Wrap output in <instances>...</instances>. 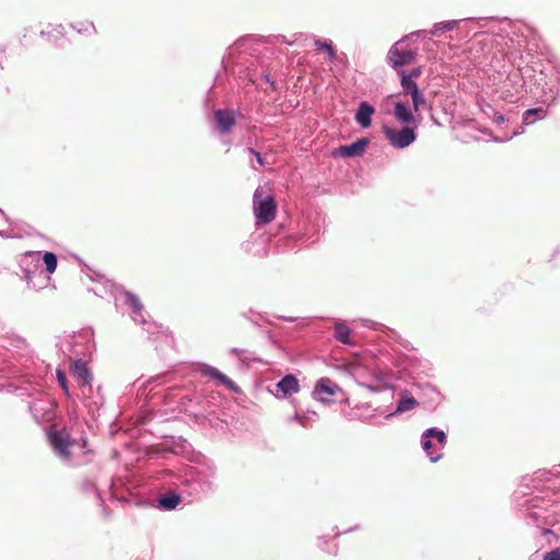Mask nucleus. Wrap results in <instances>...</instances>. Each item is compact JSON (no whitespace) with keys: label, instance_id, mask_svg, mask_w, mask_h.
I'll list each match as a JSON object with an SVG mask.
<instances>
[{"label":"nucleus","instance_id":"15","mask_svg":"<svg viewBox=\"0 0 560 560\" xmlns=\"http://www.w3.org/2000/svg\"><path fill=\"white\" fill-rule=\"evenodd\" d=\"M335 338L346 345L354 343V341L351 339V330L341 323H337L335 325Z\"/></svg>","mask_w":560,"mask_h":560},{"label":"nucleus","instance_id":"26","mask_svg":"<svg viewBox=\"0 0 560 560\" xmlns=\"http://www.w3.org/2000/svg\"><path fill=\"white\" fill-rule=\"evenodd\" d=\"M249 153L255 155L256 159H257V162L260 164V165H264L265 162H264V158L260 155L259 152H256L254 149H248Z\"/></svg>","mask_w":560,"mask_h":560},{"label":"nucleus","instance_id":"1","mask_svg":"<svg viewBox=\"0 0 560 560\" xmlns=\"http://www.w3.org/2000/svg\"><path fill=\"white\" fill-rule=\"evenodd\" d=\"M253 211L257 223H270L277 214L275 197L272 195H265L262 188H257L253 198Z\"/></svg>","mask_w":560,"mask_h":560},{"label":"nucleus","instance_id":"8","mask_svg":"<svg viewBox=\"0 0 560 560\" xmlns=\"http://www.w3.org/2000/svg\"><path fill=\"white\" fill-rule=\"evenodd\" d=\"M71 373L78 380V382L82 385H89L92 380V375L90 370L88 369L85 362L82 360H75L71 364Z\"/></svg>","mask_w":560,"mask_h":560},{"label":"nucleus","instance_id":"5","mask_svg":"<svg viewBox=\"0 0 560 560\" xmlns=\"http://www.w3.org/2000/svg\"><path fill=\"white\" fill-rule=\"evenodd\" d=\"M398 75L400 78V86L402 89V94L405 96H411L413 112H418L420 107L425 104L423 93L420 91L415 80H409V78L406 77L405 70H399Z\"/></svg>","mask_w":560,"mask_h":560},{"label":"nucleus","instance_id":"22","mask_svg":"<svg viewBox=\"0 0 560 560\" xmlns=\"http://www.w3.org/2000/svg\"><path fill=\"white\" fill-rule=\"evenodd\" d=\"M56 375H57L58 384L63 389V392L67 395H69V388H68L67 377H66L65 372H62L61 370H57Z\"/></svg>","mask_w":560,"mask_h":560},{"label":"nucleus","instance_id":"16","mask_svg":"<svg viewBox=\"0 0 560 560\" xmlns=\"http://www.w3.org/2000/svg\"><path fill=\"white\" fill-rule=\"evenodd\" d=\"M180 502V497L178 494H167L163 495L159 499V505L164 510H173Z\"/></svg>","mask_w":560,"mask_h":560},{"label":"nucleus","instance_id":"11","mask_svg":"<svg viewBox=\"0 0 560 560\" xmlns=\"http://www.w3.org/2000/svg\"><path fill=\"white\" fill-rule=\"evenodd\" d=\"M201 372L205 375H208L212 378L218 380L226 388L237 392L238 388L235 385V383L231 378H229L225 374L221 373L218 369H215L213 366L206 365L202 368Z\"/></svg>","mask_w":560,"mask_h":560},{"label":"nucleus","instance_id":"3","mask_svg":"<svg viewBox=\"0 0 560 560\" xmlns=\"http://www.w3.org/2000/svg\"><path fill=\"white\" fill-rule=\"evenodd\" d=\"M48 438L54 451L61 458L69 459L71 456L70 447L73 444L70 435L65 430H57L56 427L52 425L49 430Z\"/></svg>","mask_w":560,"mask_h":560},{"label":"nucleus","instance_id":"17","mask_svg":"<svg viewBox=\"0 0 560 560\" xmlns=\"http://www.w3.org/2000/svg\"><path fill=\"white\" fill-rule=\"evenodd\" d=\"M457 26L456 21H446L439 24H435L434 27L431 30V34L433 36H439L444 32L452 31Z\"/></svg>","mask_w":560,"mask_h":560},{"label":"nucleus","instance_id":"24","mask_svg":"<svg viewBox=\"0 0 560 560\" xmlns=\"http://www.w3.org/2000/svg\"><path fill=\"white\" fill-rule=\"evenodd\" d=\"M542 560H560V548L547 552Z\"/></svg>","mask_w":560,"mask_h":560},{"label":"nucleus","instance_id":"19","mask_svg":"<svg viewBox=\"0 0 560 560\" xmlns=\"http://www.w3.org/2000/svg\"><path fill=\"white\" fill-rule=\"evenodd\" d=\"M314 44H315L317 50H323V51L327 52L329 60L332 61L335 59L336 50L330 43L316 39Z\"/></svg>","mask_w":560,"mask_h":560},{"label":"nucleus","instance_id":"14","mask_svg":"<svg viewBox=\"0 0 560 560\" xmlns=\"http://www.w3.org/2000/svg\"><path fill=\"white\" fill-rule=\"evenodd\" d=\"M374 114V107L369 105L366 102L360 104L357 114L355 120L357 122L363 127L368 128L371 126V116Z\"/></svg>","mask_w":560,"mask_h":560},{"label":"nucleus","instance_id":"10","mask_svg":"<svg viewBox=\"0 0 560 560\" xmlns=\"http://www.w3.org/2000/svg\"><path fill=\"white\" fill-rule=\"evenodd\" d=\"M418 405L417 399L407 389H404L399 393L397 408L393 415L410 411L418 407Z\"/></svg>","mask_w":560,"mask_h":560},{"label":"nucleus","instance_id":"12","mask_svg":"<svg viewBox=\"0 0 560 560\" xmlns=\"http://www.w3.org/2000/svg\"><path fill=\"white\" fill-rule=\"evenodd\" d=\"M277 387L282 392L283 396L288 397L292 394H295L300 390V384L298 378L294 375H285L280 382H278Z\"/></svg>","mask_w":560,"mask_h":560},{"label":"nucleus","instance_id":"28","mask_svg":"<svg viewBox=\"0 0 560 560\" xmlns=\"http://www.w3.org/2000/svg\"><path fill=\"white\" fill-rule=\"evenodd\" d=\"M422 446H423V450H424V451L429 452V451H430V448L433 446V444H432V442H431V441L427 440V441H424V442H423V445H422Z\"/></svg>","mask_w":560,"mask_h":560},{"label":"nucleus","instance_id":"13","mask_svg":"<svg viewBox=\"0 0 560 560\" xmlns=\"http://www.w3.org/2000/svg\"><path fill=\"white\" fill-rule=\"evenodd\" d=\"M394 117L401 124L409 125L415 122V115L402 102H397L394 107Z\"/></svg>","mask_w":560,"mask_h":560},{"label":"nucleus","instance_id":"4","mask_svg":"<svg viewBox=\"0 0 560 560\" xmlns=\"http://www.w3.org/2000/svg\"><path fill=\"white\" fill-rule=\"evenodd\" d=\"M416 58L417 52L415 50L404 48L400 43H395L387 52L388 62L395 69L411 65Z\"/></svg>","mask_w":560,"mask_h":560},{"label":"nucleus","instance_id":"6","mask_svg":"<svg viewBox=\"0 0 560 560\" xmlns=\"http://www.w3.org/2000/svg\"><path fill=\"white\" fill-rule=\"evenodd\" d=\"M368 144H369V140L366 138H361L349 145H340V147L334 149L331 154L334 158L360 156L364 153Z\"/></svg>","mask_w":560,"mask_h":560},{"label":"nucleus","instance_id":"7","mask_svg":"<svg viewBox=\"0 0 560 560\" xmlns=\"http://www.w3.org/2000/svg\"><path fill=\"white\" fill-rule=\"evenodd\" d=\"M338 389L339 386L329 378H320L315 385L313 395L316 399L326 402L329 401V397L334 396Z\"/></svg>","mask_w":560,"mask_h":560},{"label":"nucleus","instance_id":"9","mask_svg":"<svg viewBox=\"0 0 560 560\" xmlns=\"http://www.w3.org/2000/svg\"><path fill=\"white\" fill-rule=\"evenodd\" d=\"M215 122L221 132H229L235 125L234 114L231 110L219 109L214 113Z\"/></svg>","mask_w":560,"mask_h":560},{"label":"nucleus","instance_id":"2","mask_svg":"<svg viewBox=\"0 0 560 560\" xmlns=\"http://www.w3.org/2000/svg\"><path fill=\"white\" fill-rule=\"evenodd\" d=\"M383 132L388 142L398 149H404L410 145L416 140L415 128L409 126L404 127L400 130H396L388 126H383Z\"/></svg>","mask_w":560,"mask_h":560},{"label":"nucleus","instance_id":"18","mask_svg":"<svg viewBox=\"0 0 560 560\" xmlns=\"http://www.w3.org/2000/svg\"><path fill=\"white\" fill-rule=\"evenodd\" d=\"M48 273H54L57 268V256L54 253L46 252L43 256Z\"/></svg>","mask_w":560,"mask_h":560},{"label":"nucleus","instance_id":"20","mask_svg":"<svg viewBox=\"0 0 560 560\" xmlns=\"http://www.w3.org/2000/svg\"><path fill=\"white\" fill-rule=\"evenodd\" d=\"M424 438H436L440 444L444 445L446 443V435L443 431H439L435 428L428 429L423 434Z\"/></svg>","mask_w":560,"mask_h":560},{"label":"nucleus","instance_id":"21","mask_svg":"<svg viewBox=\"0 0 560 560\" xmlns=\"http://www.w3.org/2000/svg\"><path fill=\"white\" fill-rule=\"evenodd\" d=\"M546 115V110L541 107H537V108H530V109H527L524 115H523V119L525 122L528 124V118L529 116H537L538 118H544Z\"/></svg>","mask_w":560,"mask_h":560},{"label":"nucleus","instance_id":"29","mask_svg":"<svg viewBox=\"0 0 560 560\" xmlns=\"http://www.w3.org/2000/svg\"><path fill=\"white\" fill-rule=\"evenodd\" d=\"M131 301H132L133 306L138 307V301L136 300V298L131 296Z\"/></svg>","mask_w":560,"mask_h":560},{"label":"nucleus","instance_id":"23","mask_svg":"<svg viewBox=\"0 0 560 560\" xmlns=\"http://www.w3.org/2000/svg\"><path fill=\"white\" fill-rule=\"evenodd\" d=\"M75 28H78L79 32H95V27L93 25V23L89 22V21H81V22H78L77 25H75Z\"/></svg>","mask_w":560,"mask_h":560},{"label":"nucleus","instance_id":"27","mask_svg":"<svg viewBox=\"0 0 560 560\" xmlns=\"http://www.w3.org/2000/svg\"><path fill=\"white\" fill-rule=\"evenodd\" d=\"M429 456H430L431 462L435 463V462H438L441 458L442 454L438 453V454L434 455L432 453H429Z\"/></svg>","mask_w":560,"mask_h":560},{"label":"nucleus","instance_id":"25","mask_svg":"<svg viewBox=\"0 0 560 560\" xmlns=\"http://www.w3.org/2000/svg\"><path fill=\"white\" fill-rule=\"evenodd\" d=\"M422 73V67H416L411 69L409 72L406 71V77L409 78V80H413L416 78H419Z\"/></svg>","mask_w":560,"mask_h":560}]
</instances>
